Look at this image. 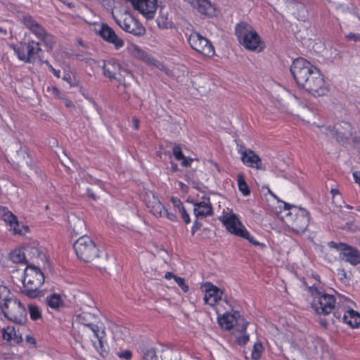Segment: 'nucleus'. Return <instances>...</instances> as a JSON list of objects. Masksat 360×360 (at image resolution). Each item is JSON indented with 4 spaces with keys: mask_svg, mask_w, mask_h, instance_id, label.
Here are the masks:
<instances>
[{
    "mask_svg": "<svg viewBox=\"0 0 360 360\" xmlns=\"http://www.w3.org/2000/svg\"><path fill=\"white\" fill-rule=\"evenodd\" d=\"M10 259L15 264H27V259L25 255V248L15 249L9 254Z\"/></svg>",
    "mask_w": 360,
    "mask_h": 360,
    "instance_id": "nucleus-28",
    "label": "nucleus"
},
{
    "mask_svg": "<svg viewBox=\"0 0 360 360\" xmlns=\"http://www.w3.org/2000/svg\"><path fill=\"white\" fill-rule=\"evenodd\" d=\"M0 308L8 319L22 323L26 319L25 308L18 299L11 295H5L0 300Z\"/></svg>",
    "mask_w": 360,
    "mask_h": 360,
    "instance_id": "nucleus-6",
    "label": "nucleus"
},
{
    "mask_svg": "<svg viewBox=\"0 0 360 360\" xmlns=\"http://www.w3.org/2000/svg\"><path fill=\"white\" fill-rule=\"evenodd\" d=\"M328 245L339 252L340 259L355 266L360 264V251L355 247L345 243L330 241Z\"/></svg>",
    "mask_w": 360,
    "mask_h": 360,
    "instance_id": "nucleus-12",
    "label": "nucleus"
},
{
    "mask_svg": "<svg viewBox=\"0 0 360 360\" xmlns=\"http://www.w3.org/2000/svg\"><path fill=\"white\" fill-rule=\"evenodd\" d=\"M171 202L177 210L184 206L182 202L177 198L172 197Z\"/></svg>",
    "mask_w": 360,
    "mask_h": 360,
    "instance_id": "nucleus-42",
    "label": "nucleus"
},
{
    "mask_svg": "<svg viewBox=\"0 0 360 360\" xmlns=\"http://www.w3.org/2000/svg\"><path fill=\"white\" fill-rule=\"evenodd\" d=\"M308 292L312 298L311 308L319 315H328L335 309L336 300L332 295L326 293L323 290L316 285L307 288Z\"/></svg>",
    "mask_w": 360,
    "mask_h": 360,
    "instance_id": "nucleus-4",
    "label": "nucleus"
},
{
    "mask_svg": "<svg viewBox=\"0 0 360 360\" xmlns=\"http://www.w3.org/2000/svg\"><path fill=\"white\" fill-rule=\"evenodd\" d=\"M320 130L327 136L336 138L340 142L349 139L352 135V126L347 122H343L335 128L322 127L320 128Z\"/></svg>",
    "mask_w": 360,
    "mask_h": 360,
    "instance_id": "nucleus-18",
    "label": "nucleus"
},
{
    "mask_svg": "<svg viewBox=\"0 0 360 360\" xmlns=\"http://www.w3.org/2000/svg\"><path fill=\"white\" fill-rule=\"evenodd\" d=\"M182 160H183L182 165H184L185 167H188V166L191 165V161H192L191 159H186V158H184V159H182Z\"/></svg>",
    "mask_w": 360,
    "mask_h": 360,
    "instance_id": "nucleus-57",
    "label": "nucleus"
},
{
    "mask_svg": "<svg viewBox=\"0 0 360 360\" xmlns=\"http://www.w3.org/2000/svg\"><path fill=\"white\" fill-rule=\"evenodd\" d=\"M205 287V303L214 306L219 300H221L222 292L216 286L210 283H206Z\"/></svg>",
    "mask_w": 360,
    "mask_h": 360,
    "instance_id": "nucleus-22",
    "label": "nucleus"
},
{
    "mask_svg": "<svg viewBox=\"0 0 360 360\" xmlns=\"http://www.w3.org/2000/svg\"><path fill=\"white\" fill-rule=\"evenodd\" d=\"M65 4H66L68 7L70 8H73L74 7V5L72 3H65V2H63Z\"/></svg>",
    "mask_w": 360,
    "mask_h": 360,
    "instance_id": "nucleus-63",
    "label": "nucleus"
},
{
    "mask_svg": "<svg viewBox=\"0 0 360 360\" xmlns=\"http://www.w3.org/2000/svg\"><path fill=\"white\" fill-rule=\"evenodd\" d=\"M164 360H181L176 355H173L172 354H167L165 356Z\"/></svg>",
    "mask_w": 360,
    "mask_h": 360,
    "instance_id": "nucleus-52",
    "label": "nucleus"
},
{
    "mask_svg": "<svg viewBox=\"0 0 360 360\" xmlns=\"http://www.w3.org/2000/svg\"><path fill=\"white\" fill-rule=\"evenodd\" d=\"M235 33L239 43L248 49V24L245 22L237 24Z\"/></svg>",
    "mask_w": 360,
    "mask_h": 360,
    "instance_id": "nucleus-26",
    "label": "nucleus"
},
{
    "mask_svg": "<svg viewBox=\"0 0 360 360\" xmlns=\"http://www.w3.org/2000/svg\"><path fill=\"white\" fill-rule=\"evenodd\" d=\"M2 218L6 224L9 226L13 221L17 219V217L10 211H6L3 214Z\"/></svg>",
    "mask_w": 360,
    "mask_h": 360,
    "instance_id": "nucleus-38",
    "label": "nucleus"
},
{
    "mask_svg": "<svg viewBox=\"0 0 360 360\" xmlns=\"http://www.w3.org/2000/svg\"><path fill=\"white\" fill-rule=\"evenodd\" d=\"M173 154L176 160H180L184 159V156L179 146H174L173 148Z\"/></svg>",
    "mask_w": 360,
    "mask_h": 360,
    "instance_id": "nucleus-41",
    "label": "nucleus"
},
{
    "mask_svg": "<svg viewBox=\"0 0 360 360\" xmlns=\"http://www.w3.org/2000/svg\"><path fill=\"white\" fill-rule=\"evenodd\" d=\"M44 46L48 50H52L54 46L56 44V38L51 34L46 32L41 39Z\"/></svg>",
    "mask_w": 360,
    "mask_h": 360,
    "instance_id": "nucleus-33",
    "label": "nucleus"
},
{
    "mask_svg": "<svg viewBox=\"0 0 360 360\" xmlns=\"http://www.w3.org/2000/svg\"><path fill=\"white\" fill-rule=\"evenodd\" d=\"M240 153H242L241 160H242V161L243 162V163H245V162H246L247 153H246V151H245V150H244V151H240Z\"/></svg>",
    "mask_w": 360,
    "mask_h": 360,
    "instance_id": "nucleus-61",
    "label": "nucleus"
},
{
    "mask_svg": "<svg viewBox=\"0 0 360 360\" xmlns=\"http://www.w3.org/2000/svg\"><path fill=\"white\" fill-rule=\"evenodd\" d=\"M44 275L41 269L34 265H27L24 271L22 283L23 292L31 298L40 295L39 290L44 282Z\"/></svg>",
    "mask_w": 360,
    "mask_h": 360,
    "instance_id": "nucleus-5",
    "label": "nucleus"
},
{
    "mask_svg": "<svg viewBox=\"0 0 360 360\" xmlns=\"http://www.w3.org/2000/svg\"><path fill=\"white\" fill-rule=\"evenodd\" d=\"M28 309L32 319L37 320L41 317V311L37 305L30 304Z\"/></svg>",
    "mask_w": 360,
    "mask_h": 360,
    "instance_id": "nucleus-37",
    "label": "nucleus"
},
{
    "mask_svg": "<svg viewBox=\"0 0 360 360\" xmlns=\"http://www.w3.org/2000/svg\"><path fill=\"white\" fill-rule=\"evenodd\" d=\"M338 275L340 276V280H343L344 278H347V274L343 269H339L338 270Z\"/></svg>",
    "mask_w": 360,
    "mask_h": 360,
    "instance_id": "nucleus-49",
    "label": "nucleus"
},
{
    "mask_svg": "<svg viewBox=\"0 0 360 360\" xmlns=\"http://www.w3.org/2000/svg\"><path fill=\"white\" fill-rule=\"evenodd\" d=\"M47 91H51L55 96H58L59 95V91L56 86L47 87Z\"/></svg>",
    "mask_w": 360,
    "mask_h": 360,
    "instance_id": "nucleus-51",
    "label": "nucleus"
},
{
    "mask_svg": "<svg viewBox=\"0 0 360 360\" xmlns=\"http://www.w3.org/2000/svg\"><path fill=\"white\" fill-rule=\"evenodd\" d=\"M77 319L79 323L89 327L91 330L98 340L100 347L102 348L105 337V328L94 324L93 321L95 319L94 315L89 312L83 311L77 316Z\"/></svg>",
    "mask_w": 360,
    "mask_h": 360,
    "instance_id": "nucleus-16",
    "label": "nucleus"
},
{
    "mask_svg": "<svg viewBox=\"0 0 360 360\" xmlns=\"http://www.w3.org/2000/svg\"><path fill=\"white\" fill-rule=\"evenodd\" d=\"M191 48L205 56L210 57L214 55V50L212 44L205 37L198 32H193L188 39Z\"/></svg>",
    "mask_w": 360,
    "mask_h": 360,
    "instance_id": "nucleus-15",
    "label": "nucleus"
},
{
    "mask_svg": "<svg viewBox=\"0 0 360 360\" xmlns=\"http://www.w3.org/2000/svg\"><path fill=\"white\" fill-rule=\"evenodd\" d=\"M218 323L219 326L225 329L230 330L233 328V335L236 342L240 345H244L248 342L246 335V321L245 318L240 316L238 311L233 313H225L218 316Z\"/></svg>",
    "mask_w": 360,
    "mask_h": 360,
    "instance_id": "nucleus-2",
    "label": "nucleus"
},
{
    "mask_svg": "<svg viewBox=\"0 0 360 360\" xmlns=\"http://www.w3.org/2000/svg\"><path fill=\"white\" fill-rule=\"evenodd\" d=\"M147 207L150 212L156 217H166L172 221H176V217L173 213L169 212L163 204L155 196L153 191H146L143 196Z\"/></svg>",
    "mask_w": 360,
    "mask_h": 360,
    "instance_id": "nucleus-11",
    "label": "nucleus"
},
{
    "mask_svg": "<svg viewBox=\"0 0 360 360\" xmlns=\"http://www.w3.org/2000/svg\"><path fill=\"white\" fill-rule=\"evenodd\" d=\"M131 53L136 58L142 60L148 63H153L154 60L150 58L143 50H141L138 46L134 45L130 49Z\"/></svg>",
    "mask_w": 360,
    "mask_h": 360,
    "instance_id": "nucleus-31",
    "label": "nucleus"
},
{
    "mask_svg": "<svg viewBox=\"0 0 360 360\" xmlns=\"http://www.w3.org/2000/svg\"><path fill=\"white\" fill-rule=\"evenodd\" d=\"M13 49L18 59L27 63H34L42 52L40 43L34 40L20 42L18 45L13 46Z\"/></svg>",
    "mask_w": 360,
    "mask_h": 360,
    "instance_id": "nucleus-9",
    "label": "nucleus"
},
{
    "mask_svg": "<svg viewBox=\"0 0 360 360\" xmlns=\"http://www.w3.org/2000/svg\"><path fill=\"white\" fill-rule=\"evenodd\" d=\"M75 251L79 259L91 262L98 256L99 250L89 236H82L74 244Z\"/></svg>",
    "mask_w": 360,
    "mask_h": 360,
    "instance_id": "nucleus-8",
    "label": "nucleus"
},
{
    "mask_svg": "<svg viewBox=\"0 0 360 360\" xmlns=\"http://www.w3.org/2000/svg\"><path fill=\"white\" fill-rule=\"evenodd\" d=\"M263 346L260 342H256L254 345L253 349L251 353V357L253 360H259L263 352Z\"/></svg>",
    "mask_w": 360,
    "mask_h": 360,
    "instance_id": "nucleus-35",
    "label": "nucleus"
},
{
    "mask_svg": "<svg viewBox=\"0 0 360 360\" xmlns=\"http://www.w3.org/2000/svg\"><path fill=\"white\" fill-rule=\"evenodd\" d=\"M103 75L110 80L116 79L126 86L132 79V75L126 70H122L120 65L115 60H104L102 66Z\"/></svg>",
    "mask_w": 360,
    "mask_h": 360,
    "instance_id": "nucleus-10",
    "label": "nucleus"
},
{
    "mask_svg": "<svg viewBox=\"0 0 360 360\" xmlns=\"http://www.w3.org/2000/svg\"><path fill=\"white\" fill-rule=\"evenodd\" d=\"M354 181L360 186V172L355 171L352 174Z\"/></svg>",
    "mask_w": 360,
    "mask_h": 360,
    "instance_id": "nucleus-48",
    "label": "nucleus"
},
{
    "mask_svg": "<svg viewBox=\"0 0 360 360\" xmlns=\"http://www.w3.org/2000/svg\"><path fill=\"white\" fill-rule=\"evenodd\" d=\"M99 34L105 41L113 44L117 49L122 47L124 45V41L106 24L101 25Z\"/></svg>",
    "mask_w": 360,
    "mask_h": 360,
    "instance_id": "nucleus-20",
    "label": "nucleus"
},
{
    "mask_svg": "<svg viewBox=\"0 0 360 360\" xmlns=\"http://www.w3.org/2000/svg\"><path fill=\"white\" fill-rule=\"evenodd\" d=\"M266 162H263L262 158L253 150L249 149V174L256 181L255 177L266 170Z\"/></svg>",
    "mask_w": 360,
    "mask_h": 360,
    "instance_id": "nucleus-19",
    "label": "nucleus"
},
{
    "mask_svg": "<svg viewBox=\"0 0 360 360\" xmlns=\"http://www.w3.org/2000/svg\"><path fill=\"white\" fill-rule=\"evenodd\" d=\"M28 228L23 225H20L18 219L13 221L9 226V231H11L14 235H22L25 232H27Z\"/></svg>",
    "mask_w": 360,
    "mask_h": 360,
    "instance_id": "nucleus-32",
    "label": "nucleus"
},
{
    "mask_svg": "<svg viewBox=\"0 0 360 360\" xmlns=\"http://www.w3.org/2000/svg\"><path fill=\"white\" fill-rule=\"evenodd\" d=\"M354 303L349 298L343 297L337 305L334 311L335 317L352 328H358L360 325V314L353 309Z\"/></svg>",
    "mask_w": 360,
    "mask_h": 360,
    "instance_id": "nucleus-7",
    "label": "nucleus"
},
{
    "mask_svg": "<svg viewBox=\"0 0 360 360\" xmlns=\"http://www.w3.org/2000/svg\"><path fill=\"white\" fill-rule=\"evenodd\" d=\"M2 337L4 340L13 342H19L22 340L21 337H18L15 329L13 327L8 326L4 329Z\"/></svg>",
    "mask_w": 360,
    "mask_h": 360,
    "instance_id": "nucleus-30",
    "label": "nucleus"
},
{
    "mask_svg": "<svg viewBox=\"0 0 360 360\" xmlns=\"http://www.w3.org/2000/svg\"><path fill=\"white\" fill-rule=\"evenodd\" d=\"M181 218L183 219V220L184 221V222L188 224L191 222V219H190V217H189V215L187 213V212H183V214H181Z\"/></svg>",
    "mask_w": 360,
    "mask_h": 360,
    "instance_id": "nucleus-50",
    "label": "nucleus"
},
{
    "mask_svg": "<svg viewBox=\"0 0 360 360\" xmlns=\"http://www.w3.org/2000/svg\"><path fill=\"white\" fill-rule=\"evenodd\" d=\"M219 220L226 226L227 231L232 234L248 239L244 226L242 225L236 215L233 213L224 212L219 217Z\"/></svg>",
    "mask_w": 360,
    "mask_h": 360,
    "instance_id": "nucleus-14",
    "label": "nucleus"
},
{
    "mask_svg": "<svg viewBox=\"0 0 360 360\" xmlns=\"http://www.w3.org/2000/svg\"><path fill=\"white\" fill-rule=\"evenodd\" d=\"M158 0H134L132 7L146 20L155 18L158 9Z\"/></svg>",
    "mask_w": 360,
    "mask_h": 360,
    "instance_id": "nucleus-17",
    "label": "nucleus"
},
{
    "mask_svg": "<svg viewBox=\"0 0 360 360\" xmlns=\"http://www.w3.org/2000/svg\"><path fill=\"white\" fill-rule=\"evenodd\" d=\"M174 281L181 288L184 292H187L189 290L188 285L185 282V279L182 277H174Z\"/></svg>",
    "mask_w": 360,
    "mask_h": 360,
    "instance_id": "nucleus-39",
    "label": "nucleus"
},
{
    "mask_svg": "<svg viewBox=\"0 0 360 360\" xmlns=\"http://www.w3.org/2000/svg\"><path fill=\"white\" fill-rule=\"evenodd\" d=\"M142 360H158L155 351L153 348H144L141 350Z\"/></svg>",
    "mask_w": 360,
    "mask_h": 360,
    "instance_id": "nucleus-34",
    "label": "nucleus"
},
{
    "mask_svg": "<svg viewBox=\"0 0 360 360\" xmlns=\"http://www.w3.org/2000/svg\"><path fill=\"white\" fill-rule=\"evenodd\" d=\"M88 195L89 198H92L93 200H96L98 198V196H96L94 193L91 192V191L88 190Z\"/></svg>",
    "mask_w": 360,
    "mask_h": 360,
    "instance_id": "nucleus-60",
    "label": "nucleus"
},
{
    "mask_svg": "<svg viewBox=\"0 0 360 360\" xmlns=\"http://www.w3.org/2000/svg\"><path fill=\"white\" fill-rule=\"evenodd\" d=\"M132 125L134 129L137 130L139 129V120L136 117H133L131 119Z\"/></svg>",
    "mask_w": 360,
    "mask_h": 360,
    "instance_id": "nucleus-46",
    "label": "nucleus"
},
{
    "mask_svg": "<svg viewBox=\"0 0 360 360\" xmlns=\"http://www.w3.org/2000/svg\"><path fill=\"white\" fill-rule=\"evenodd\" d=\"M264 189H266L267 193H268L269 195H271L274 198H275V199H276V200H278V199L277 195H276L274 193H273V192L269 189V188L268 186H263V187H262V191H264Z\"/></svg>",
    "mask_w": 360,
    "mask_h": 360,
    "instance_id": "nucleus-54",
    "label": "nucleus"
},
{
    "mask_svg": "<svg viewBox=\"0 0 360 360\" xmlns=\"http://www.w3.org/2000/svg\"><path fill=\"white\" fill-rule=\"evenodd\" d=\"M24 248L27 260L31 259L37 262L39 260L43 261L45 258L44 254L37 247L29 245Z\"/></svg>",
    "mask_w": 360,
    "mask_h": 360,
    "instance_id": "nucleus-27",
    "label": "nucleus"
},
{
    "mask_svg": "<svg viewBox=\"0 0 360 360\" xmlns=\"http://www.w3.org/2000/svg\"><path fill=\"white\" fill-rule=\"evenodd\" d=\"M25 340L28 344L33 345H35V344H36V340L32 336L26 335Z\"/></svg>",
    "mask_w": 360,
    "mask_h": 360,
    "instance_id": "nucleus-53",
    "label": "nucleus"
},
{
    "mask_svg": "<svg viewBox=\"0 0 360 360\" xmlns=\"http://www.w3.org/2000/svg\"><path fill=\"white\" fill-rule=\"evenodd\" d=\"M22 22L39 39L47 32L46 30L30 15L24 16Z\"/></svg>",
    "mask_w": 360,
    "mask_h": 360,
    "instance_id": "nucleus-23",
    "label": "nucleus"
},
{
    "mask_svg": "<svg viewBox=\"0 0 360 360\" xmlns=\"http://www.w3.org/2000/svg\"><path fill=\"white\" fill-rule=\"evenodd\" d=\"M200 227H201V224L200 223H198L197 221H195L194 224H193V226L192 228V234L193 235L195 231L196 230L200 229Z\"/></svg>",
    "mask_w": 360,
    "mask_h": 360,
    "instance_id": "nucleus-55",
    "label": "nucleus"
},
{
    "mask_svg": "<svg viewBox=\"0 0 360 360\" xmlns=\"http://www.w3.org/2000/svg\"><path fill=\"white\" fill-rule=\"evenodd\" d=\"M283 203L284 210L288 211L284 219L286 226L297 234L303 233L309 224V212L302 207Z\"/></svg>",
    "mask_w": 360,
    "mask_h": 360,
    "instance_id": "nucleus-3",
    "label": "nucleus"
},
{
    "mask_svg": "<svg viewBox=\"0 0 360 360\" xmlns=\"http://www.w3.org/2000/svg\"><path fill=\"white\" fill-rule=\"evenodd\" d=\"M154 65H155L159 69H160L161 70L164 71L167 75H172V71L169 69H167V68L164 67V65L162 64H161L160 63H158V64H155V63H153Z\"/></svg>",
    "mask_w": 360,
    "mask_h": 360,
    "instance_id": "nucleus-44",
    "label": "nucleus"
},
{
    "mask_svg": "<svg viewBox=\"0 0 360 360\" xmlns=\"http://www.w3.org/2000/svg\"><path fill=\"white\" fill-rule=\"evenodd\" d=\"M346 38L348 40H352L354 41H360V34H354V33H349L346 36Z\"/></svg>",
    "mask_w": 360,
    "mask_h": 360,
    "instance_id": "nucleus-43",
    "label": "nucleus"
},
{
    "mask_svg": "<svg viewBox=\"0 0 360 360\" xmlns=\"http://www.w3.org/2000/svg\"><path fill=\"white\" fill-rule=\"evenodd\" d=\"M238 185L239 190L244 195H248V184L243 174H238Z\"/></svg>",
    "mask_w": 360,
    "mask_h": 360,
    "instance_id": "nucleus-36",
    "label": "nucleus"
},
{
    "mask_svg": "<svg viewBox=\"0 0 360 360\" xmlns=\"http://www.w3.org/2000/svg\"><path fill=\"white\" fill-rule=\"evenodd\" d=\"M290 72L298 86L314 97L326 96L329 92V84L321 70L303 58L295 59L290 66Z\"/></svg>",
    "mask_w": 360,
    "mask_h": 360,
    "instance_id": "nucleus-1",
    "label": "nucleus"
},
{
    "mask_svg": "<svg viewBox=\"0 0 360 360\" xmlns=\"http://www.w3.org/2000/svg\"><path fill=\"white\" fill-rule=\"evenodd\" d=\"M50 69L51 70V72L53 73V75L59 78L60 77V71L59 70H56V69H54L52 66H50Z\"/></svg>",
    "mask_w": 360,
    "mask_h": 360,
    "instance_id": "nucleus-59",
    "label": "nucleus"
},
{
    "mask_svg": "<svg viewBox=\"0 0 360 360\" xmlns=\"http://www.w3.org/2000/svg\"><path fill=\"white\" fill-rule=\"evenodd\" d=\"M178 276L176 275H174L173 273L172 272H167L165 275V278L166 279H171V278H174V277H177Z\"/></svg>",
    "mask_w": 360,
    "mask_h": 360,
    "instance_id": "nucleus-58",
    "label": "nucleus"
},
{
    "mask_svg": "<svg viewBox=\"0 0 360 360\" xmlns=\"http://www.w3.org/2000/svg\"><path fill=\"white\" fill-rule=\"evenodd\" d=\"M65 105L68 108H75V105L73 103L68 99H65Z\"/></svg>",
    "mask_w": 360,
    "mask_h": 360,
    "instance_id": "nucleus-56",
    "label": "nucleus"
},
{
    "mask_svg": "<svg viewBox=\"0 0 360 360\" xmlns=\"http://www.w3.org/2000/svg\"><path fill=\"white\" fill-rule=\"evenodd\" d=\"M193 205L194 213L196 217H205L212 215V207L209 198H203L202 202H195Z\"/></svg>",
    "mask_w": 360,
    "mask_h": 360,
    "instance_id": "nucleus-24",
    "label": "nucleus"
},
{
    "mask_svg": "<svg viewBox=\"0 0 360 360\" xmlns=\"http://www.w3.org/2000/svg\"><path fill=\"white\" fill-rule=\"evenodd\" d=\"M266 47L264 41L255 31H249V51L260 53Z\"/></svg>",
    "mask_w": 360,
    "mask_h": 360,
    "instance_id": "nucleus-25",
    "label": "nucleus"
},
{
    "mask_svg": "<svg viewBox=\"0 0 360 360\" xmlns=\"http://www.w3.org/2000/svg\"><path fill=\"white\" fill-rule=\"evenodd\" d=\"M178 210L180 212V214H183V212L186 211L184 206L181 207L179 209H178Z\"/></svg>",
    "mask_w": 360,
    "mask_h": 360,
    "instance_id": "nucleus-62",
    "label": "nucleus"
},
{
    "mask_svg": "<svg viewBox=\"0 0 360 360\" xmlns=\"http://www.w3.org/2000/svg\"><path fill=\"white\" fill-rule=\"evenodd\" d=\"M5 295H9V290L5 286H0V300Z\"/></svg>",
    "mask_w": 360,
    "mask_h": 360,
    "instance_id": "nucleus-47",
    "label": "nucleus"
},
{
    "mask_svg": "<svg viewBox=\"0 0 360 360\" xmlns=\"http://www.w3.org/2000/svg\"><path fill=\"white\" fill-rule=\"evenodd\" d=\"M117 24L125 32L135 36H142L146 32L145 27L129 12L125 11L120 18L112 15Z\"/></svg>",
    "mask_w": 360,
    "mask_h": 360,
    "instance_id": "nucleus-13",
    "label": "nucleus"
},
{
    "mask_svg": "<svg viewBox=\"0 0 360 360\" xmlns=\"http://www.w3.org/2000/svg\"><path fill=\"white\" fill-rule=\"evenodd\" d=\"M69 229L75 235H82L86 232V224L84 219L75 213H70L68 216Z\"/></svg>",
    "mask_w": 360,
    "mask_h": 360,
    "instance_id": "nucleus-21",
    "label": "nucleus"
},
{
    "mask_svg": "<svg viewBox=\"0 0 360 360\" xmlns=\"http://www.w3.org/2000/svg\"><path fill=\"white\" fill-rule=\"evenodd\" d=\"M47 305L53 309H59L63 307L64 301L58 294L53 293L46 297Z\"/></svg>",
    "mask_w": 360,
    "mask_h": 360,
    "instance_id": "nucleus-29",
    "label": "nucleus"
},
{
    "mask_svg": "<svg viewBox=\"0 0 360 360\" xmlns=\"http://www.w3.org/2000/svg\"><path fill=\"white\" fill-rule=\"evenodd\" d=\"M117 356L126 360H130L132 357V353L130 350H124L117 352Z\"/></svg>",
    "mask_w": 360,
    "mask_h": 360,
    "instance_id": "nucleus-40",
    "label": "nucleus"
},
{
    "mask_svg": "<svg viewBox=\"0 0 360 360\" xmlns=\"http://www.w3.org/2000/svg\"><path fill=\"white\" fill-rule=\"evenodd\" d=\"M249 243H252V244H253V245H255L256 246H259L261 248H263L266 247V245L264 243H262L256 241L255 240H254L250 236H249Z\"/></svg>",
    "mask_w": 360,
    "mask_h": 360,
    "instance_id": "nucleus-45",
    "label": "nucleus"
},
{
    "mask_svg": "<svg viewBox=\"0 0 360 360\" xmlns=\"http://www.w3.org/2000/svg\"><path fill=\"white\" fill-rule=\"evenodd\" d=\"M331 193L333 194V195H335V194H338V190H334L333 189L331 191Z\"/></svg>",
    "mask_w": 360,
    "mask_h": 360,
    "instance_id": "nucleus-64",
    "label": "nucleus"
}]
</instances>
